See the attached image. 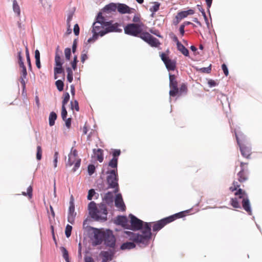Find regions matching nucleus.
Wrapping results in <instances>:
<instances>
[{
    "label": "nucleus",
    "mask_w": 262,
    "mask_h": 262,
    "mask_svg": "<svg viewBox=\"0 0 262 262\" xmlns=\"http://www.w3.org/2000/svg\"><path fill=\"white\" fill-rule=\"evenodd\" d=\"M129 229L133 230H141V234L132 231L124 232V237L133 241L138 244L146 245L151 237V223L144 222L133 214H129Z\"/></svg>",
    "instance_id": "nucleus-1"
},
{
    "label": "nucleus",
    "mask_w": 262,
    "mask_h": 262,
    "mask_svg": "<svg viewBox=\"0 0 262 262\" xmlns=\"http://www.w3.org/2000/svg\"><path fill=\"white\" fill-rule=\"evenodd\" d=\"M88 210L90 215L95 221L103 222L107 220V211L104 204L91 202L88 205Z\"/></svg>",
    "instance_id": "nucleus-2"
},
{
    "label": "nucleus",
    "mask_w": 262,
    "mask_h": 262,
    "mask_svg": "<svg viewBox=\"0 0 262 262\" xmlns=\"http://www.w3.org/2000/svg\"><path fill=\"white\" fill-rule=\"evenodd\" d=\"M235 136L242 156L248 158L251 154V144L241 131L236 132Z\"/></svg>",
    "instance_id": "nucleus-3"
},
{
    "label": "nucleus",
    "mask_w": 262,
    "mask_h": 262,
    "mask_svg": "<svg viewBox=\"0 0 262 262\" xmlns=\"http://www.w3.org/2000/svg\"><path fill=\"white\" fill-rule=\"evenodd\" d=\"M239 185L237 182H233L232 186L230 187V190L234 192L235 196H238L239 199H243L242 205L243 207L250 215L252 213L251 208L249 199L247 195L241 188H238Z\"/></svg>",
    "instance_id": "nucleus-4"
},
{
    "label": "nucleus",
    "mask_w": 262,
    "mask_h": 262,
    "mask_svg": "<svg viewBox=\"0 0 262 262\" xmlns=\"http://www.w3.org/2000/svg\"><path fill=\"white\" fill-rule=\"evenodd\" d=\"M186 212H187L188 211L176 213L172 215L163 219L157 222L154 223V225L152 226L153 231H158L161 229L167 224L174 221L177 219L182 217L184 213Z\"/></svg>",
    "instance_id": "nucleus-5"
},
{
    "label": "nucleus",
    "mask_w": 262,
    "mask_h": 262,
    "mask_svg": "<svg viewBox=\"0 0 262 262\" xmlns=\"http://www.w3.org/2000/svg\"><path fill=\"white\" fill-rule=\"evenodd\" d=\"M81 164V159L78 156V152L76 149L72 147L70 153L68 155V159L66 163L67 166H71L74 165L72 169L73 172H75L80 167Z\"/></svg>",
    "instance_id": "nucleus-6"
},
{
    "label": "nucleus",
    "mask_w": 262,
    "mask_h": 262,
    "mask_svg": "<svg viewBox=\"0 0 262 262\" xmlns=\"http://www.w3.org/2000/svg\"><path fill=\"white\" fill-rule=\"evenodd\" d=\"M145 27L142 23L130 24L124 28V33H147Z\"/></svg>",
    "instance_id": "nucleus-7"
},
{
    "label": "nucleus",
    "mask_w": 262,
    "mask_h": 262,
    "mask_svg": "<svg viewBox=\"0 0 262 262\" xmlns=\"http://www.w3.org/2000/svg\"><path fill=\"white\" fill-rule=\"evenodd\" d=\"M93 236L92 238L93 245H98L102 242L104 236H105V230H102L99 229L90 227Z\"/></svg>",
    "instance_id": "nucleus-8"
},
{
    "label": "nucleus",
    "mask_w": 262,
    "mask_h": 262,
    "mask_svg": "<svg viewBox=\"0 0 262 262\" xmlns=\"http://www.w3.org/2000/svg\"><path fill=\"white\" fill-rule=\"evenodd\" d=\"M134 36L138 37L147 42L150 46L157 47L160 44L158 40L151 35L150 34H130Z\"/></svg>",
    "instance_id": "nucleus-9"
},
{
    "label": "nucleus",
    "mask_w": 262,
    "mask_h": 262,
    "mask_svg": "<svg viewBox=\"0 0 262 262\" xmlns=\"http://www.w3.org/2000/svg\"><path fill=\"white\" fill-rule=\"evenodd\" d=\"M107 181L110 187L115 188L118 186L117 170H111L107 172Z\"/></svg>",
    "instance_id": "nucleus-10"
},
{
    "label": "nucleus",
    "mask_w": 262,
    "mask_h": 262,
    "mask_svg": "<svg viewBox=\"0 0 262 262\" xmlns=\"http://www.w3.org/2000/svg\"><path fill=\"white\" fill-rule=\"evenodd\" d=\"M121 27L120 24L117 23H114L112 20L106 22L104 23L105 32H121L122 29Z\"/></svg>",
    "instance_id": "nucleus-11"
},
{
    "label": "nucleus",
    "mask_w": 262,
    "mask_h": 262,
    "mask_svg": "<svg viewBox=\"0 0 262 262\" xmlns=\"http://www.w3.org/2000/svg\"><path fill=\"white\" fill-rule=\"evenodd\" d=\"M194 13V10L189 9L186 11L179 12L173 19V24L175 25H178L182 19L187 17L188 15H192Z\"/></svg>",
    "instance_id": "nucleus-12"
},
{
    "label": "nucleus",
    "mask_w": 262,
    "mask_h": 262,
    "mask_svg": "<svg viewBox=\"0 0 262 262\" xmlns=\"http://www.w3.org/2000/svg\"><path fill=\"white\" fill-rule=\"evenodd\" d=\"M103 239L105 244L109 247H113L115 245V237L113 234L112 232L110 230H105V234Z\"/></svg>",
    "instance_id": "nucleus-13"
},
{
    "label": "nucleus",
    "mask_w": 262,
    "mask_h": 262,
    "mask_svg": "<svg viewBox=\"0 0 262 262\" xmlns=\"http://www.w3.org/2000/svg\"><path fill=\"white\" fill-rule=\"evenodd\" d=\"M161 57L168 71H173L174 70L176 67V62L174 61L169 59L166 55L164 53L161 54Z\"/></svg>",
    "instance_id": "nucleus-14"
},
{
    "label": "nucleus",
    "mask_w": 262,
    "mask_h": 262,
    "mask_svg": "<svg viewBox=\"0 0 262 262\" xmlns=\"http://www.w3.org/2000/svg\"><path fill=\"white\" fill-rule=\"evenodd\" d=\"M114 223L116 225H120L125 229H129V223L126 216H118L114 220Z\"/></svg>",
    "instance_id": "nucleus-15"
},
{
    "label": "nucleus",
    "mask_w": 262,
    "mask_h": 262,
    "mask_svg": "<svg viewBox=\"0 0 262 262\" xmlns=\"http://www.w3.org/2000/svg\"><path fill=\"white\" fill-rule=\"evenodd\" d=\"M76 215L74 203L71 201L68 210V221L72 224H74Z\"/></svg>",
    "instance_id": "nucleus-16"
},
{
    "label": "nucleus",
    "mask_w": 262,
    "mask_h": 262,
    "mask_svg": "<svg viewBox=\"0 0 262 262\" xmlns=\"http://www.w3.org/2000/svg\"><path fill=\"white\" fill-rule=\"evenodd\" d=\"M241 170L238 173V180L240 182H243L247 179V163L241 162Z\"/></svg>",
    "instance_id": "nucleus-17"
},
{
    "label": "nucleus",
    "mask_w": 262,
    "mask_h": 262,
    "mask_svg": "<svg viewBox=\"0 0 262 262\" xmlns=\"http://www.w3.org/2000/svg\"><path fill=\"white\" fill-rule=\"evenodd\" d=\"M112 259V254L108 251H102L100 254L98 262H109Z\"/></svg>",
    "instance_id": "nucleus-18"
},
{
    "label": "nucleus",
    "mask_w": 262,
    "mask_h": 262,
    "mask_svg": "<svg viewBox=\"0 0 262 262\" xmlns=\"http://www.w3.org/2000/svg\"><path fill=\"white\" fill-rule=\"evenodd\" d=\"M115 203L116 207L118 209L122 211L125 210V206L121 194L119 193L116 194L115 199Z\"/></svg>",
    "instance_id": "nucleus-19"
},
{
    "label": "nucleus",
    "mask_w": 262,
    "mask_h": 262,
    "mask_svg": "<svg viewBox=\"0 0 262 262\" xmlns=\"http://www.w3.org/2000/svg\"><path fill=\"white\" fill-rule=\"evenodd\" d=\"M92 33H105L104 24L99 22H94L93 25Z\"/></svg>",
    "instance_id": "nucleus-20"
},
{
    "label": "nucleus",
    "mask_w": 262,
    "mask_h": 262,
    "mask_svg": "<svg viewBox=\"0 0 262 262\" xmlns=\"http://www.w3.org/2000/svg\"><path fill=\"white\" fill-rule=\"evenodd\" d=\"M18 63L20 67L22 69L21 71V76L20 77L26 78V76L27 74L26 68L24 65V63L23 61V57L21 56V51H19L18 52Z\"/></svg>",
    "instance_id": "nucleus-21"
},
{
    "label": "nucleus",
    "mask_w": 262,
    "mask_h": 262,
    "mask_svg": "<svg viewBox=\"0 0 262 262\" xmlns=\"http://www.w3.org/2000/svg\"><path fill=\"white\" fill-rule=\"evenodd\" d=\"M132 9L129 8L128 6L124 4H118L117 10L121 14H125L128 13L130 14L132 13Z\"/></svg>",
    "instance_id": "nucleus-22"
},
{
    "label": "nucleus",
    "mask_w": 262,
    "mask_h": 262,
    "mask_svg": "<svg viewBox=\"0 0 262 262\" xmlns=\"http://www.w3.org/2000/svg\"><path fill=\"white\" fill-rule=\"evenodd\" d=\"M94 157L99 162H102L103 160V150L101 149H93Z\"/></svg>",
    "instance_id": "nucleus-23"
},
{
    "label": "nucleus",
    "mask_w": 262,
    "mask_h": 262,
    "mask_svg": "<svg viewBox=\"0 0 262 262\" xmlns=\"http://www.w3.org/2000/svg\"><path fill=\"white\" fill-rule=\"evenodd\" d=\"M174 38L175 41H177V48L178 50L185 56H188L189 55L188 50L178 40L177 38L174 37Z\"/></svg>",
    "instance_id": "nucleus-24"
},
{
    "label": "nucleus",
    "mask_w": 262,
    "mask_h": 262,
    "mask_svg": "<svg viewBox=\"0 0 262 262\" xmlns=\"http://www.w3.org/2000/svg\"><path fill=\"white\" fill-rule=\"evenodd\" d=\"M118 8V5L115 4V3H110L107 5H106L104 7V11H108L109 12H115L117 9Z\"/></svg>",
    "instance_id": "nucleus-25"
},
{
    "label": "nucleus",
    "mask_w": 262,
    "mask_h": 262,
    "mask_svg": "<svg viewBox=\"0 0 262 262\" xmlns=\"http://www.w3.org/2000/svg\"><path fill=\"white\" fill-rule=\"evenodd\" d=\"M135 247L136 245L133 242H126L121 245L120 249L122 250H130Z\"/></svg>",
    "instance_id": "nucleus-26"
},
{
    "label": "nucleus",
    "mask_w": 262,
    "mask_h": 262,
    "mask_svg": "<svg viewBox=\"0 0 262 262\" xmlns=\"http://www.w3.org/2000/svg\"><path fill=\"white\" fill-rule=\"evenodd\" d=\"M114 200V193L107 192L104 197V201L107 204H112Z\"/></svg>",
    "instance_id": "nucleus-27"
},
{
    "label": "nucleus",
    "mask_w": 262,
    "mask_h": 262,
    "mask_svg": "<svg viewBox=\"0 0 262 262\" xmlns=\"http://www.w3.org/2000/svg\"><path fill=\"white\" fill-rule=\"evenodd\" d=\"M59 49L58 47H57L56 54H55V66H60L63 64V62L62 61V59L60 58V54L59 53ZM61 52L60 51V53H61Z\"/></svg>",
    "instance_id": "nucleus-28"
},
{
    "label": "nucleus",
    "mask_w": 262,
    "mask_h": 262,
    "mask_svg": "<svg viewBox=\"0 0 262 262\" xmlns=\"http://www.w3.org/2000/svg\"><path fill=\"white\" fill-rule=\"evenodd\" d=\"M169 87L170 88H176L177 86V82L175 79L174 76L170 74H169Z\"/></svg>",
    "instance_id": "nucleus-29"
},
{
    "label": "nucleus",
    "mask_w": 262,
    "mask_h": 262,
    "mask_svg": "<svg viewBox=\"0 0 262 262\" xmlns=\"http://www.w3.org/2000/svg\"><path fill=\"white\" fill-rule=\"evenodd\" d=\"M105 34H93L92 37L89 38L86 43H92L98 39L99 36L102 37Z\"/></svg>",
    "instance_id": "nucleus-30"
},
{
    "label": "nucleus",
    "mask_w": 262,
    "mask_h": 262,
    "mask_svg": "<svg viewBox=\"0 0 262 262\" xmlns=\"http://www.w3.org/2000/svg\"><path fill=\"white\" fill-rule=\"evenodd\" d=\"M243 200V199H239L238 196H235V198H232L231 199V205L234 207V208H239L240 207V205H239V200ZM243 200H242V201Z\"/></svg>",
    "instance_id": "nucleus-31"
},
{
    "label": "nucleus",
    "mask_w": 262,
    "mask_h": 262,
    "mask_svg": "<svg viewBox=\"0 0 262 262\" xmlns=\"http://www.w3.org/2000/svg\"><path fill=\"white\" fill-rule=\"evenodd\" d=\"M13 9L17 15L19 16L20 13V7L16 0H14L13 2Z\"/></svg>",
    "instance_id": "nucleus-32"
},
{
    "label": "nucleus",
    "mask_w": 262,
    "mask_h": 262,
    "mask_svg": "<svg viewBox=\"0 0 262 262\" xmlns=\"http://www.w3.org/2000/svg\"><path fill=\"white\" fill-rule=\"evenodd\" d=\"M56 118H57V115H56V113H55L54 112H51L49 115V125L50 126H53L54 124L55 121L56 120Z\"/></svg>",
    "instance_id": "nucleus-33"
},
{
    "label": "nucleus",
    "mask_w": 262,
    "mask_h": 262,
    "mask_svg": "<svg viewBox=\"0 0 262 262\" xmlns=\"http://www.w3.org/2000/svg\"><path fill=\"white\" fill-rule=\"evenodd\" d=\"M67 80L69 82H72L73 81V71L70 68H67Z\"/></svg>",
    "instance_id": "nucleus-34"
},
{
    "label": "nucleus",
    "mask_w": 262,
    "mask_h": 262,
    "mask_svg": "<svg viewBox=\"0 0 262 262\" xmlns=\"http://www.w3.org/2000/svg\"><path fill=\"white\" fill-rule=\"evenodd\" d=\"M118 164V158H113L108 163V166L112 168H117Z\"/></svg>",
    "instance_id": "nucleus-35"
},
{
    "label": "nucleus",
    "mask_w": 262,
    "mask_h": 262,
    "mask_svg": "<svg viewBox=\"0 0 262 262\" xmlns=\"http://www.w3.org/2000/svg\"><path fill=\"white\" fill-rule=\"evenodd\" d=\"M22 194L24 196H28L29 199L32 196V188L31 186H29L27 188V192H23Z\"/></svg>",
    "instance_id": "nucleus-36"
},
{
    "label": "nucleus",
    "mask_w": 262,
    "mask_h": 262,
    "mask_svg": "<svg viewBox=\"0 0 262 262\" xmlns=\"http://www.w3.org/2000/svg\"><path fill=\"white\" fill-rule=\"evenodd\" d=\"M61 251L62 253L63 258L65 259L67 262H69L68 258V253L65 248L62 247L60 248Z\"/></svg>",
    "instance_id": "nucleus-37"
},
{
    "label": "nucleus",
    "mask_w": 262,
    "mask_h": 262,
    "mask_svg": "<svg viewBox=\"0 0 262 262\" xmlns=\"http://www.w3.org/2000/svg\"><path fill=\"white\" fill-rule=\"evenodd\" d=\"M95 22H99L101 24H104L106 21H105V18L102 16V13L101 12H99L98 14V15L96 18V20Z\"/></svg>",
    "instance_id": "nucleus-38"
},
{
    "label": "nucleus",
    "mask_w": 262,
    "mask_h": 262,
    "mask_svg": "<svg viewBox=\"0 0 262 262\" xmlns=\"http://www.w3.org/2000/svg\"><path fill=\"white\" fill-rule=\"evenodd\" d=\"M186 25H192V26H193L194 25L189 21L184 22L182 25H181V26L180 27V29H179L180 33H184L185 32L184 27Z\"/></svg>",
    "instance_id": "nucleus-39"
},
{
    "label": "nucleus",
    "mask_w": 262,
    "mask_h": 262,
    "mask_svg": "<svg viewBox=\"0 0 262 262\" xmlns=\"http://www.w3.org/2000/svg\"><path fill=\"white\" fill-rule=\"evenodd\" d=\"M56 85L59 91H62L63 89V82L61 80H58L56 81Z\"/></svg>",
    "instance_id": "nucleus-40"
},
{
    "label": "nucleus",
    "mask_w": 262,
    "mask_h": 262,
    "mask_svg": "<svg viewBox=\"0 0 262 262\" xmlns=\"http://www.w3.org/2000/svg\"><path fill=\"white\" fill-rule=\"evenodd\" d=\"M72 227L71 225H67L66 227L65 234L67 237H69L71 234Z\"/></svg>",
    "instance_id": "nucleus-41"
},
{
    "label": "nucleus",
    "mask_w": 262,
    "mask_h": 262,
    "mask_svg": "<svg viewBox=\"0 0 262 262\" xmlns=\"http://www.w3.org/2000/svg\"><path fill=\"white\" fill-rule=\"evenodd\" d=\"M70 99V95L68 93H66L63 95V99L62 102V106H65Z\"/></svg>",
    "instance_id": "nucleus-42"
},
{
    "label": "nucleus",
    "mask_w": 262,
    "mask_h": 262,
    "mask_svg": "<svg viewBox=\"0 0 262 262\" xmlns=\"http://www.w3.org/2000/svg\"><path fill=\"white\" fill-rule=\"evenodd\" d=\"M71 109L72 110H75L76 111H79V106L77 101L75 100L71 102Z\"/></svg>",
    "instance_id": "nucleus-43"
},
{
    "label": "nucleus",
    "mask_w": 262,
    "mask_h": 262,
    "mask_svg": "<svg viewBox=\"0 0 262 262\" xmlns=\"http://www.w3.org/2000/svg\"><path fill=\"white\" fill-rule=\"evenodd\" d=\"M42 157V149L40 146L37 147V153H36V159L38 160H40Z\"/></svg>",
    "instance_id": "nucleus-44"
},
{
    "label": "nucleus",
    "mask_w": 262,
    "mask_h": 262,
    "mask_svg": "<svg viewBox=\"0 0 262 262\" xmlns=\"http://www.w3.org/2000/svg\"><path fill=\"white\" fill-rule=\"evenodd\" d=\"M169 95L170 97H174L176 96L179 93V90L178 88H170Z\"/></svg>",
    "instance_id": "nucleus-45"
},
{
    "label": "nucleus",
    "mask_w": 262,
    "mask_h": 262,
    "mask_svg": "<svg viewBox=\"0 0 262 262\" xmlns=\"http://www.w3.org/2000/svg\"><path fill=\"white\" fill-rule=\"evenodd\" d=\"M96 194V192L94 190V189H90L89 191V192H88V196H87V199L89 200H91L93 196Z\"/></svg>",
    "instance_id": "nucleus-46"
},
{
    "label": "nucleus",
    "mask_w": 262,
    "mask_h": 262,
    "mask_svg": "<svg viewBox=\"0 0 262 262\" xmlns=\"http://www.w3.org/2000/svg\"><path fill=\"white\" fill-rule=\"evenodd\" d=\"M71 53V51L70 48H68L64 50L65 57L68 60H69L70 59Z\"/></svg>",
    "instance_id": "nucleus-47"
},
{
    "label": "nucleus",
    "mask_w": 262,
    "mask_h": 262,
    "mask_svg": "<svg viewBox=\"0 0 262 262\" xmlns=\"http://www.w3.org/2000/svg\"><path fill=\"white\" fill-rule=\"evenodd\" d=\"M58 159V152L55 151L54 155L53 164L54 168H56L57 166V162Z\"/></svg>",
    "instance_id": "nucleus-48"
},
{
    "label": "nucleus",
    "mask_w": 262,
    "mask_h": 262,
    "mask_svg": "<svg viewBox=\"0 0 262 262\" xmlns=\"http://www.w3.org/2000/svg\"><path fill=\"white\" fill-rule=\"evenodd\" d=\"M88 171L89 175H92L95 171V167L93 165H89L88 168Z\"/></svg>",
    "instance_id": "nucleus-49"
},
{
    "label": "nucleus",
    "mask_w": 262,
    "mask_h": 262,
    "mask_svg": "<svg viewBox=\"0 0 262 262\" xmlns=\"http://www.w3.org/2000/svg\"><path fill=\"white\" fill-rule=\"evenodd\" d=\"M54 78L55 79H57V77L56 75L58 74H61L63 72V70L62 68H54Z\"/></svg>",
    "instance_id": "nucleus-50"
},
{
    "label": "nucleus",
    "mask_w": 262,
    "mask_h": 262,
    "mask_svg": "<svg viewBox=\"0 0 262 262\" xmlns=\"http://www.w3.org/2000/svg\"><path fill=\"white\" fill-rule=\"evenodd\" d=\"M67 112L65 106H62L61 109V117L63 120H65L67 118Z\"/></svg>",
    "instance_id": "nucleus-51"
},
{
    "label": "nucleus",
    "mask_w": 262,
    "mask_h": 262,
    "mask_svg": "<svg viewBox=\"0 0 262 262\" xmlns=\"http://www.w3.org/2000/svg\"><path fill=\"white\" fill-rule=\"evenodd\" d=\"M160 4L158 2H155L154 5L150 8V10L152 12H157L159 9Z\"/></svg>",
    "instance_id": "nucleus-52"
},
{
    "label": "nucleus",
    "mask_w": 262,
    "mask_h": 262,
    "mask_svg": "<svg viewBox=\"0 0 262 262\" xmlns=\"http://www.w3.org/2000/svg\"><path fill=\"white\" fill-rule=\"evenodd\" d=\"M26 54L27 62L28 63V65L30 67L31 66V61H30V56H29V50H28L27 47H26Z\"/></svg>",
    "instance_id": "nucleus-53"
},
{
    "label": "nucleus",
    "mask_w": 262,
    "mask_h": 262,
    "mask_svg": "<svg viewBox=\"0 0 262 262\" xmlns=\"http://www.w3.org/2000/svg\"><path fill=\"white\" fill-rule=\"evenodd\" d=\"M211 64L206 68H202L200 69V71L203 73H209L211 71Z\"/></svg>",
    "instance_id": "nucleus-54"
},
{
    "label": "nucleus",
    "mask_w": 262,
    "mask_h": 262,
    "mask_svg": "<svg viewBox=\"0 0 262 262\" xmlns=\"http://www.w3.org/2000/svg\"><path fill=\"white\" fill-rule=\"evenodd\" d=\"M222 69L224 72V74L227 76L229 74L228 69L227 66L225 64L222 65Z\"/></svg>",
    "instance_id": "nucleus-55"
},
{
    "label": "nucleus",
    "mask_w": 262,
    "mask_h": 262,
    "mask_svg": "<svg viewBox=\"0 0 262 262\" xmlns=\"http://www.w3.org/2000/svg\"><path fill=\"white\" fill-rule=\"evenodd\" d=\"M120 153H121V151H120V150H119V149L114 150V151H113V154H112L113 158H118V157L120 155Z\"/></svg>",
    "instance_id": "nucleus-56"
},
{
    "label": "nucleus",
    "mask_w": 262,
    "mask_h": 262,
    "mask_svg": "<svg viewBox=\"0 0 262 262\" xmlns=\"http://www.w3.org/2000/svg\"><path fill=\"white\" fill-rule=\"evenodd\" d=\"M88 58L86 52L84 53L82 52L81 55V61L82 63H84V61Z\"/></svg>",
    "instance_id": "nucleus-57"
},
{
    "label": "nucleus",
    "mask_w": 262,
    "mask_h": 262,
    "mask_svg": "<svg viewBox=\"0 0 262 262\" xmlns=\"http://www.w3.org/2000/svg\"><path fill=\"white\" fill-rule=\"evenodd\" d=\"M73 15H74V13L72 12H70L68 14V17H67V25H69V24L70 23V21H71V20L73 18Z\"/></svg>",
    "instance_id": "nucleus-58"
},
{
    "label": "nucleus",
    "mask_w": 262,
    "mask_h": 262,
    "mask_svg": "<svg viewBox=\"0 0 262 262\" xmlns=\"http://www.w3.org/2000/svg\"><path fill=\"white\" fill-rule=\"evenodd\" d=\"M77 62V56H75L74 57L73 61L71 63L72 68L74 70H75L76 69V68Z\"/></svg>",
    "instance_id": "nucleus-59"
},
{
    "label": "nucleus",
    "mask_w": 262,
    "mask_h": 262,
    "mask_svg": "<svg viewBox=\"0 0 262 262\" xmlns=\"http://www.w3.org/2000/svg\"><path fill=\"white\" fill-rule=\"evenodd\" d=\"M100 256V255H99ZM99 258V256L97 259L96 261H94L93 258L90 256H87L85 257V262H98V259Z\"/></svg>",
    "instance_id": "nucleus-60"
},
{
    "label": "nucleus",
    "mask_w": 262,
    "mask_h": 262,
    "mask_svg": "<svg viewBox=\"0 0 262 262\" xmlns=\"http://www.w3.org/2000/svg\"><path fill=\"white\" fill-rule=\"evenodd\" d=\"M65 121L66 126L69 128L71 126V118H69L68 119H66L65 120H63Z\"/></svg>",
    "instance_id": "nucleus-61"
},
{
    "label": "nucleus",
    "mask_w": 262,
    "mask_h": 262,
    "mask_svg": "<svg viewBox=\"0 0 262 262\" xmlns=\"http://www.w3.org/2000/svg\"><path fill=\"white\" fill-rule=\"evenodd\" d=\"M198 7L199 11L201 12L203 16L206 18V14H205V11L203 9L202 7L200 5H198Z\"/></svg>",
    "instance_id": "nucleus-62"
},
{
    "label": "nucleus",
    "mask_w": 262,
    "mask_h": 262,
    "mask_svg": "<svg viewBox=\"0 0 262 262\" xmlns=\"http://www.w3.org/2000/svg\"><path fill=\"white\" fill-rule=\"evenodd\" d=\"M83 228L87 229L88 230H89L90 231H91V228H90L91 227L88 226V225H87V221L86 220H85L83 222Z\"/></svg>",
    "instance_id": "nucleus-63"
},
{
    "label": "nucleus",
    "mask_w": 262,
    "mask_h": 262,
    "mask_svg": "<svg viewBox=\"0 0 262 262\" xmlns=\"http://www.w3.org/2000/svg\"><path fill=\"white\" fill-rule=\"evenodd\" d=\"M79 27L78 24H75L74 26L73 32L74 33H79Z\"/></svg>",
    "instance_id": "nucleus-64"
}]
</instances>
